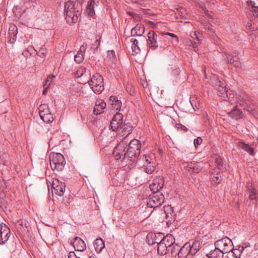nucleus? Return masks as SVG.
Segmentation results:
<instances>
[{
  "label": "nucleus",
  "instance_id": "obj_51",
  "mask_svg": "<svg viewBox=\"0 0 258 258\" xmlns=\"http://www.w3.org/2000/svg\"><path fill=\"white\" fill-rule=\"evenodd\" d=\"M133 42L132 45L133 46H137L138 45V41L137 39H134V40H132Z\"/></svg>",
  "mask_w": 258,
  "mask_h": 258
},
{
  "label": "nucleus",
  "instance_id": "obj_24",
  "mask_svg": "<svg viewBox=\"0 0 258 258\" xmlns=\"http://www.w3.org/2000/svg\"><path fill=\"white\" fill-rule=\"evenodd\" d=\"M144 27L142 25L137 24L131 31L133 35L141 36L144 33Z\"/></svg>",
  "mask_w": 258,
  "mask_h": 258
},
{
  "label": "nucleus",
  "instance_id": "obj_44",
  "mask_svg": "<svg viewBox=\"0 0 258 258\" xmlns=\"http://www.w3.org/2000/svg\"><path fill=\"white\" fill-rule=\"evenodd\" d=\"M55 77L54 75H50L47 77L46 80H47L49 79V81L47 82V84H49V87L50 86L52 82V79L54 78Z\"/></svg>",
  "mask_w": 258,
  "mask_h": 258
},
{
  "label": "nucleus",
  "instance_id": "obj_21",
  "mask_svg": "<svg viewBox=\"0 0 258 258\" xmlns=\"http://www.w3.org/2000/svg\"><path fill=\"white\" fill-rule=\"evenodd\" d=\"M247 187L249 192V199L251 200L256 199L257 193L254 188V184L252 182H248Z\"/></svg>",
  "mask_w": 258,
  "mask_h": 258
},
{
  "label": "nucleus",
  "instance_id": "obj_28",
  "mask_svg": "<svg viewBox=\"0 0 258 258\" xmlns=\"http://www.w3.org/2000/svg\"><path fill=\"white\" fill-rule=\"evenodd\" d=\"M155 242L158 244L157 250L158 253L160 254L161 255H164L166 254L168 251V247L166 246H165L163 243V242H161L160 241V242H158L157 241H156Z\"/></svg>",
  "mask_w": 258,
  "mask_h": 258
},
{
  "label": "nucleus",
  "instance_id": "obj_17",
  "mask_svg": "<svg viewBox=\"0 0 258 258\" xmlns=\"http://www.w3.org/2000/svg\"><path fill=\"white\" fill-rule=\"evenodd\" d=\"M74 248L78 251H83L86 249L85 242L80 238L76 237L73 242Z\"/></svg>",
  "mask_w": 258,
  "mask_h": 258
},
{
  "label": "nucleus",
  "instance_id": "obj_38",
  "mask_svg": "<svg viewBox=\"0 0 258 258\" xmlns=\"http://www.w3.org/2000/svg\"><path fill=\"white\" fill-rule=\"evenodd\" d=\"M165 35H169L172 37L171 43L173 44H176L178 42V39L177 37L173 33H167L162 34L163 36Z\"/></svg>",
  "mask_w": 258,
  "mask_h": 258
},
{
  "label": "nucleus",
  "instance_id": "obj_6",
  "mask_svg": "<svg viewBox=\"0 0 258 258\" xmlns=\"http://www.w3.org/2000/svg\"><path fill=\"white\" fill-rule=\"evenodd\" d=\"M141 144L140 142L137 139H133L128 144V148L126 151V154L128 157L132 158L133 156H136L140 153V148Z\"/></svg>",
  "mask_w": 258,
  "mask_h": 258
},
{
  "label": "nucleus",
  "instance_id": "obj_35",
  "mask_svg": "<svg viewBox=\"0 0 258 258\" xmlns=\"http://www.w3.org/2000/svg\"><path fill=\"white\" fill-rule=\"evenodd\" d=\"M106 60L110 62H114L116 60L115 52L114 50H108L106 58Z\"/></svg>",
  "mask_w": 258,
  "mask_h": 258
},
{
  "label": "nucleus",
  "instance_id": "obj_53",
  "mask_svg": "<svg viewBox=\"0 0 258 258\" xmlns=\"http://www.w3.org/2000/svg\"><path fill=\"white\" fill-rule=\"evenodd\" d=\"M244 247H244V246H239V248H238V249H239V250H240L241 251H243V249H244Z\"/></svg>",
  "mask_w": 258,
  "mask_h": 258
},
{
  "label": "nucleus",
  "instance_id": "obj_48",
  "mask_svg": "<svg viewBox=\"0 0 258 258\" xmlns=\"http://www.w3.org/2000/svg\"><path fill=\"white\" fill-rule=\"evenodd\" d=\"M39 52L40 54H39L40 56L43 57L45 55V53H46V51L44 49L42 48L39 50Z\"/></svg>",
  "mask_w": 258,
  "mask_h": 258
},
{
  "label": "nucleus",
  "instance_id": "obj_9",
  "mask_svg": "<svg viewBox=\"0 0 258 258\" xmlns=\"http://www.w3.org/2000/svg\"><path fill=\"white\" fill-rule=\"evenodd\" d=\"M52 192L61 197L63 195L65 191V184L57 178H53L52 181Z\"/></svg>",
  "mask_w": 258,
  "mask_h": 258
},
{
  "label": "nucleus",
  "instance_id": "obj_26",
  "mask_svg": "<svg viewBox=\"0 0 258 258\" xmlns=\"http://www.w3.org/2000/svg\"><path fill=\"white\" fill-rule=\"evenodd\" d=\"M106 106V103L103 100H98L96 102L94 111L96 112L97 110L98 112H97L96 114H99L101 112V110L104 109Z\"/></svg>",
  "mask_w": 258,
  "mask_h": 258
},
{
  "label": "nucleus",
  "instance_id": "obj_42",
  "mask_svg": "<svg viewBox=\"0 0 258 258\" xmlns=\"http://www.w3.org/2000/svg\"><path fill=\"white\" fill-rule=\"evenodd\" d=\"M250 7H251V11H253L255 13V15L258 16V7H256L253 5V4L251 1L250 2ZM249 6L250 7V5L249 4Z\"/></svg>",
  "mask_w": 258,
  "mask_h": 258
},
{
  "label": "nucleus",
  "instance_id": "obj_36",
  "mask_svg": "<svg viewBox=\"0 0 258 258\" xmlns=\"http://www.w3.org/2000/svg\"><path fill=\"white\" fill-rule=\"evenodd\" d=\"M39 112L40 116H41V113L43 114L49 113L50 111L48 105L47 104L41 105L39 107Z\"/></svg>",
  "mask_w": 258,
  "mask_h": 258
},
{
  "label": "nucleus",
  "instance_id": "obj_22",
  "mask_svg": "<svg viewBox=\"0 0 258 258\" xmlns=\"http://www.w3.org/2000/svg\"><path fill=\"white\" fill-rule=\"evenodd\" d=\"M109 100L111 102V105L112 109L119 110L122 106L121 101L119 100L117 97L114 96H111Z\"/></svg>",
  "mask_w": 258,
  "mask_h": 258
},
{
  "label": "nucleus",
  "instance_id": "obj_5",
  "mask_svg": "<svg viewBox=\"0 0 258 258\" xmlns=\"http://www.w3.org/2000/svg\"><path fill=\"white\" fill-rule=\"evenodd\" d=\"M66 19L68 23H76L78 20V16L75 10V5L71 1L67 2L64 5Z\"/></svg>",
  "mask_w": 258,
  "mask_h": 258
},
{
  "label": "nucleus",
  "instance_id": "obj_50",
  "mask_svg": "<svg viewBox=\"0 0 258 258\" xmlns=\"http://www.w3.org/2000/svg\"><path fill=\"white\" fill-rule=\"evenodd\" d=\"M204 12H205V14L206 15H207V16H208L210 18H212V16L211 15V14H212L211 12H209L208 11L204 10Z\"/></svg>",
  "mask_w": 258,
  "mask_h": 258
},
{
  "label": "nucleus",
  "instance_id": "obj_56",
  "mask_svg": "<svg viewBox=\"0 0 258 258\" xmlns=\"http://www.w3.org/2000/svg\"><path fill=\"white\" fill-rule=\"evenodd\" d=\"M168 209H171V207H167Z\"/></svg>",
  "mask_w": 258,
  "mask_h": 258
},
{
  "label": "nucleus",
  "instance_id": "obj_37",
  "mask_svg": "<svg viewBox=\"0 0 258 258\" xmlns=\"http://www.w3.org/2000/svg\"><path fill=\"white\" fill-rule=\"evenodd\" d=\"M86 73V69L84 67L79 68L75 73V76L77 78H80Z\"/></svg>",
  "mask_w": 258,
  "mask_h": 258
},
{
  "label": "nucleus",
  "instance_id": "obj_12",
  "mask_svg": "<svg viewBox=\"0 0 258 258\" xmlns=\"http://www.w3.org/2000/svg\"><path fill=\"white\" fill-rule=\"evenodd\" d=\"M0 235L1 239H0V244H4L9 239L10 236V230L6 224H0Z\"/></svg>",
  "mask_w": 258,
  "mask_h": 258
},
{
  "label": "nucleus",
  "instance_id": "obj_10",
  "mask_svg": "<svg viewBox=\"0 0 258 258\" xmlns=\"http://www.w3.org/2000/svg\"><path fill=\"white\" fill-rule=\"evenodd\" d=\"M157 35L153 31H150L148 34L147 45L150 49L155 50L158 47L157 41Z\"/></svg>",
  "mask_w": 258,
  "mask_h": 258
},
{
  "label": "nucleus",
  "instance_id": "obj_30",
  "mask_svg": "<svg viewBox=\"0 0 258 258\" xmlns=\"http://www.w3.org/2000/svg\"><path fill=\"white\" fill-rule=\"evenodd\" d=\"M238 146L239 148L242 149L248 152L250 155H253V150L248 145L246 144L243 142H239L238 144Z\"/></svg>",
  "mask_w": 258,
  "mask_h": 258
},
{
  "label": "nucleus",
  "instance_id": "obj_27",
  "mask_svg": "<svg viewBox=\"0 0 258 258\" xmlns=\"http://www.w3.org/2000/svg\"><path fill=\"white\" fill-rule=\"evenodd\" d=\"M200 247V242L198 240H194L191 245L190 244V248L189 249L190 255H192L195 254L199 250Z\"/></svg>",
  "mask_w": 258,
  "mask_h": 258
},
{
  "label": "nucleus",
  "instance_id": "obj_41",
  "mask_svg": "<svg viewBox=\"0 0 258 258\" xmlns=\"http://www.w3.org/2000/svg\"><path fill=\"white\" fill-rule=\"evenodd\" d=\"M49 81V79L47 80H45V83L43 85L44 90L43 91V94H45L47 92V90L49 88V84H47V82Z\"/></svg>",
  "mask_w": 258,
  "mask_h": 258
},
{
  "label": "nucleus",
  "instance_id": "obj_4",
  "mask_svg": "<svg viewBox=\"0 0 258 258\" xmlns=\"http://www.w3.org/2000/svg\"><path fill=\"white\" fill-rule=\"evenodd\" d=\"M88 83L90 88L96 94L101 93L104 89L103 79L98 74L93 75Z\"/></svg>",
  "mask_w": 258,
  "mask_h": 258
},
{
  "label": "nucleus",
  "instance_id": "obj_29",
  "mask_svg": "<svg viewBox=\"0 0 258 258\" xmlns=\"http://www.w3.org/2000/svg\"><path fill=\"white\" fill-rule=\"evenodd\" d=\"M104 241L101 238L96 239L94 243V247L97 252H100L104 248Z\"/></svg>",
  "mask_w": 258,
  "mask_h": 258
},
{
  "label": "nucleus",
  "instance_id": "obj_8",
  "mask_svg": "<svg viewBox=\"0 0 258 258\" xmlns=\"http://www.w3.org/2000/svg\"><path fill=\"white\" fill-rule=\"evenodd\" d=\"M164 196L160 192L154 194L148 200L147 205L149 207L155 208L161 206L164 203Z\"/></svg>",
  "mask_w": 258,
  "mask_h": 258
},
{
  "label": "nucleus",
  "instance_id": "obj_45",
  "mask_svg": "<svg viewBox=\"0 0 258 258\" xmlns=\"http://www.w3.org/2000/svg\"><path fill=\"white\" fill-rule=\"evenodd\" d=\"M191 37L193 39H197L198 40H199L200 39H199V37H198V34L196 32H192L191 34Z\"/></svg>",
  "mask_w": 258,
  "mask_h": 258
},
{
  "label": "nucleus",
  "instance_id": "obj_18",
  "mask_svg": "<svg viewBox=\"0 0 258 258\" xmlns=\"http://www.w3.org/2000/svg\"><path fill=\"white\" fill-rule=\"evenodd\" d=\"M157 235L162 238L160 241L167 247L171 246L174 242V239L171 235H167L166 236H163L162 233H158Z\"/></svg>",
  "mask_w": 258,
  "mask_h": 258
},
{
  "label": "nucleus",
  "instance_id": "obj_23",
  "mask_svg": "<svg viewBox=\"0 0 258 258\" xmlns=\"http://www.w3.org/2000/svg\"><path fill=\"white\" fill-rule=\"evenodd\" d=\"M97 3L98 2L96 3L94 0H90V3L88 4L86 9V12L89 15L93 16L94 15V9L97 6Z\"/></svg>",
  "mask_w": 258,
  "mask_h": 258
},
{
  "label": "nucleus",
  "instance_id": "obj_13",
  "mask_svg": "<svg viewBox=\"0 0 258 258\" xmlns=\"http://www.w3.org/2000/svg\"><path fill=\"white\" fill-rule=\"evenodd\" d=\"M122 144H123V143L119 144L114 150L113 155L116 160L123 159L125 156L128 157Z\"/></svg>",
  "mask_w": 258,
  "mask_h": 258
},
{
  "label": "nucleus",
  "instance_id": "obj_54",
  "mask_svg": "<svg viewBox=\"0 0 258 258\" xmlns=\"http://www.w3.org/2000/svg\"><path fill=\"white\" fill-rule=\"evenodd\" d=\"M157 241L158 242V239H155V241H154L152 244H153V243H155V241Z\"/></svg>",
  "mask_w": 258,
  "mask_h": 258
},
{
  "label": "nucleus",
  "instance_id": "obj_11",
  "mask_svg": "<svg viewBox=\"0 0 258 258\" xmlns=\"http://www.w3.org/2000/svg\"><path fill=\"white\" fill-rule=\"evenodd\" d=\"M220 167L214 168L210 174V181L213 185L219 184L222 180V175L220 172Z\"/></svg>",
  "mask_w": 258,
  "mask_h": 258
},
{
  "label": "nucleus",
  "instance_id": "obj_14",
  "mask_svg": "<svg viewBox=\"0 0 258 258\" xmlns=\"http://www.w3.org/2000/svg\"><path fill=\"white\" fill-rule=\"evenodd\" d=\"M164 181L162 177H159L154 179L150 185V188L153 192H157L161 189L163 186Z\"/></svg>",
  "mask_w": 258,
  "mask_h": 258
},
{
  "label": "nucleus",
  "instance_id": "obj_49",
  "mask_svg": "<svg viewBox=\"0 0 258 258\" xmlns=\"http://www.w3.org/2000/svg\"><path fill=\"white\" fill-rule=\"evenodd\" d=\"M68 258H78L74 252H70L68 255Z\"/></svg>",
  "mask_w": 258,
  "mask_h": 258
},
{
  "label": "nucleus",
  "instance_id": "obj_32",
  "mask_svg": "<svg viewBox=\"0 0 258 258\" xmlns=\"http://www.w3.org/2000/svg\"><path fill=\"white\" fill-rule=\"evenodd\" d=\"M157 166V163L155 162L154 164H143L144 167V170L145 172L148 174L152 173L155 169Z\"/></svg>",
  "mask_w": 258,
  "mask_h": 258
},
{
  "label": "nucleus",
  "instance_id": "obj_33",
  "mask_svg": "<svg viewBox=\"0 0 258 258\" xmlns=\"http://www.w3.org/2000/svg\"><path fill=\"white\" fill-rule=\"evenodd\" d=\"M230 115L235 119H237L239 118H241L243 116L241 111L238 109H235L232 110L230 112Z\"/></svg>",
  "mask_w": 258,
  "mask_h": 258
},
{
  "label": "nucleus",
  "instance_id": "obj_46",
  "mask_svg": "<svg viewBox=\"0 0 258 258\" xmlns=\"http://www.w3.org/2000/svg\"><path fill=\"white\" fill-rule=\"evenodd\" d=\"M195 164H192V163H191L189 165L190 166L189 168L190 169H192V170L194 172H198L199 170L197 168H196V166H195Z\"/></svg>",
  "mask_w": 258,
  "mask_h": 258
},
{
  "label": "nucleus",
  "instance_id": "obj_34",
  "mask_svg": "<svg viewBox=\"0 0 258 258\" xmlns=\"http://www.w3.org/2000/svg\"><path fill=\"white\" fill-rule=\"evenodd\" d=\"M227 60L229 63L233 64L234 66L236 67H238L239 66V62L237 60V58L234 57L233 55L228 54L227 56Z\"/></svg>",
  "mask_w": 258,
  "mask_h": 258
},
{
  "label": "nucleus",
  "instance_id": "obj_25",
  "mask_svg": "<svg viewBox=\"0 0 258 258\" xmlns=\"http://www.w3.org/2000/svg\"><path fill=\"white\" fill-rule=\"evenodd\" d=\"M142 160L144 162L143 164H154L156 162V161L155 160V156L153 154L144 155Z\"/></svg>",
  "mask_w": 258,
  "mask_h": 258
},
{
  "label": "nucleus",
  "instance_id": "obj_15",
  "mask_svg": "<svg viewBox=\"0 0 258 258\" xmlns=\"http://www.w3.org/2000/svg\"><path fill=\"white\" fill-rule=\"evenodd\" d=\"M239 104L243 106L244 109L246 110L248 112L253 114V109L250 103V101L246 95H244L241 98L239 99L238 101Z\"/></svg>",
  "mask_w": 258,
  "mask_h": 258
},
{
  "label": "nucleus",
  "instance_id": "obj_39",
  "mask_svg": "<svg viewBox=\"0 0 258 258\" xmlns=\"http://www.w3.org/2000/svg\"><path fill=\"white\" fill-rule=\"evenodd\" d=\"M132 48L133 50V54L136 55L140 53L141 50L138 45L133 46L132 45Z\"/></svg>",
  "mask_w": 258,
  "mask_h": 258
},
{
  "label": "nucleus",
  "instance_id": "obj_52",
  "mask_svg": "<svg viewBox=\"0 0 258 258\" xmlns=\"http://www.w3.org/2000/svg\"><path fill=\"white\" fill-rule=\"evenodd\" d=\"M217 165L220 166L221 164L222 163V160L221 159H219L217 161Z\"/></svg>",
  "mask_w": 258,
  "mask_h": 258
},
{
  "label": "nucleus",
  "instance_id": "obj_1",
  "mask_svg": "<svg viewBox=\"0 0 258 258\" xmlns=\"http://www.w3.org/2000/svg\"><path fill=\"white\" fill-rule=\"evenodd\" d=\"M215 245L217 247L212 253V256L216 254L217 252H220V253L216 258H222L223 253H228L232 249V242L230 239L227 237L217 240L215 242Z\"/></svg>",
  "mask_w": 258,
  "mask_h": 258
},
{
  "label": "nucleus",
  "instance_id": "obj_7",
  "mask_svg": "<svg viewBox=\"0 0 258 258\" xmlns=\"http://www.w3.org/2000/svg\"><path fill=\"white\" fill-rule=\"evenodd\" d=\"M123 123V115L120 113H116L113 116L112 120L110 122V127L113 131H116L119 128L121 129L123 127V130L125 132L126 128L125 127V125L122 124Z\"/></svg>",
  "mask_w": 258,
  "mask_h": 258
},
{
  "label": "nucleus",
  "instance_id": "obj_40",
  "mask_svg": "<svg viewBox=\"0 0 258 258\" xmlns=\"http://www.w3.org/2000/svg\"><path fill=\"white\" fill-rule=\"evenodd\" d=\"M133 3H138L141 5H144L147 4L148 0H131Z\"/></svg>",
  "mask_w": 258,
  "mask_h": 258
},
{
  "label": "nucleus",
  "instance_id": "obj_2",
  "mask_svg": "<svg viewBox=\"0 0 258 258\" xmlns=\"http://www.w3.org/2000/svg\"><path fill=\"white\" fill-rule=\"evenodd\" d=\"M214 86L218 91V95L222 99L228 101L232 104L234 101L231 96L230 93L228 92V89L226 87V83L221 78H217L214 83Z\"/></svg>",
  "mask_w": 258,
  "mask_h": 258
},
{
  "label": "nucleus",
  "instance_id": "obj_19",
  "mask_svg": "<svg viewBox=\"0 0 258 258\" xmlns=\"http://www.w3.org/2000/svg\"><path fill=\"white\" fill-rule=\"evenodd\" d=\"M87 48V44H83L80 46L79 51L77 52V54L74 56L75 61L79 63H81L84 59V54L86 51Z\"/></svg>",
  "mask_w": 258,
  "mask_h": 258
},
{
  "label": "nucleus",
  "instance_id": "obj_43",
  "mask_svg": "<svg viewBox=\"0 0 258 258\" xmlns=\"http://www.w3.org/2000/svg\"><path fill=\"white\" fill-rule=\"evenodd\" d=\"M202 139L200 137L194 140V145L196 147L197 146L200 145L202 143Z\"/></svg>",
  "mask_w": 258,
  "mask_h": 258
},
{
  "label": "nucleus",
  "instance_id": "obj_55",
  "mask_svg": "<svg viewBox=\"0 0 258 258\" xmlns=\"http://www.w3.org/2000/svg\"><path fill=\"white\" fill-rule=\"evenodd\" d=\"M129 134H130V133H128L126 135V137H127V136H128Z\"/></svg>",
  "mask_w": 258,
  "mask_h": 258
},
{
  "label": "nucleus",
  "instance_id": "obj_20",
  "mask_svg": "<svg viewBox=\"0 0 258 258\" xmlns=\"http://www.w3.org/2000/svg\"><path fill=\"white\" fill-rule=\"evenodd\" d=\"M8 34L9 35V41L13 43L15 40L17 34V27L14 24H11L9 29Z\"/></svg>",
  "mask_w": 258,
  "mask_h": 258
},
{
  "label": "nucleus",
  "instance_id": "obj_31",
  "mask_svg": "<svg viewBox=\"0 0 258 258\" xmlns=\"http://www.w3.org/2000/svg\"><path fill=\"white\" fill-rule=\"evenodd\" d=\"M40 117L44 122L46 123L51 122L53 120V117L50 112L45 114L41 113Z\"/></svg>",
  "mask_w": 258,
  "mask_h": 258
},
{
  "label": "nucleus",
  "instance_id": "obj_16",
  "mask_svg": "<svg viewBox=\"0 0 258 258\" xmlns=\"http://www.w3.org/2000/svg\"><path fill=\"white\" fill-rule=\"evenodd\" d=\"M190 243H186L180 249L178 256L179 258H187L190 255L189 252Z\"/></svg>",
  "mask_w": 258,
  "mask_h": 258
},
{
  "label": "nucleus",
  "instance_id": "obj_47",
  "mask_svg": "<svg viewBox=\"0 0 258 258\" xmlns=\"http://www.w3.org/2000/svg\"><path fill=\"white\" fill-rule=\"evenodd\" d=\"M191 45L192 46V47L195 51H197L198 50V45L196 42H191Z\"/></svg>",
  "mask_w": 258,
  "mask_h": 258
},
{
  "label": "nucleus",
  "instance_id": "obj_3",
  "mask_svg": "<svg viewBox=\"0 0 258 258\" xmlns=\"http://www.w3.org/2000/svg\"><path fill=\"white\" fill-rule=\"evenodd\" d=\"M50 165L53 171L62 170L66 164L64 157L60 153H51L49 155Z\"/></svg>",
  "mask_w": 258,
  "mask_h": 258
}]
</instances>
